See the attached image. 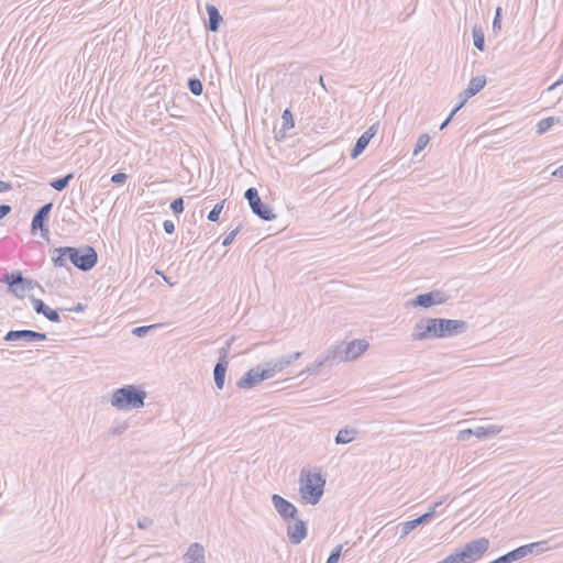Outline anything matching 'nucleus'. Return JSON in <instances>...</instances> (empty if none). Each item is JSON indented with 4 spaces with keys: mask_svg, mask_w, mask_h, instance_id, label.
I'll list each match as a JSON object with an SVG mask.
<instances>
[{
    "mask_svg": "<svg viewBox=\"0 0 563 563\" xmlns=\"http://www.w3.org/2000/svg\"><path fill=\"white\" fill-rule=\"evenodd\" d=\"M52 260L55 266H66L67 261H69L77 268L87 272L97 264L98 254L92 246H85L81 249L64 246L54 250Z\"/></svg>",
    "mask_w": 563,
    "mask_h": 563,
    "instance_id": "obj_1",
    "label": "nucleus"
},
{
    "mask_svg": "<svg viewBox=\"0 0 563 563\" xmlns=\"http://www.w3.org/2000/svg\"><path fill=\"white\" fill-rule=\"evenodd\" d=\"M325 478L320 472L302 470L299 477V494L309 505H317L324 493Z\"/></svg>",
    "mask_w": 563,
    "mask_h": 563,
    "instance_id": "obj_2",
    "label": "nucleus"
},
{
    "mask_svg": "<svg viewBox=\"0 0 563 563\" xmlns=\"http://www.w3.org/2000/svg\"><path fill=\"white\" fill-rule=\"evenodd\" d=\"M146 391L134 385H125L113 391L110 404L118 410H132L144 407Z\"/></svg>",
    "mask_w": 563,
    "mask_h": 563,
    "instance_id": "obj_3",
    "label": "nucleus"
},
{
    "mask_svg": "<svg viewBox=\"0 0 563 563\" xmlns=\"http://www.w3.org/2000/svg\"><path fill=\"white\" fill-rule=\"evenodd\" d=\"M1 282L5 283L9 291L19 299L24 298L26 292L33 290L35 287L42 289L41 285L36 280L23 277L20 271L5 274L1 278Z\"/></svg>",
    "mask_w": 563,
    "mask_h": 563,
    "instance_id": "obj_4",
    "label": "nucleus"
},
{
    "mask_svg": "<svg viewBox=\"0 0 563 563\" xmlns=\"http://www.w3.org/2000/svg\"><path fill=\"white\" fill-rule=\"evenodd\" d=\"M439 318H422L416 322L411 339L412 341H426L440 339L438 331Z\"/></svg>",
    "mask_w": 563,
    "mask_h": 563,
    "instance_id": "obj_5",
    "label": "nucleus"
},
{
    "mask_svg": "<svg viewBox=\"0 0 563 563\" xmlns=\"http://www.w3.org/2000/svg\"><path fill=\"white\" fill-rule=\"evenodd\" d=\"M488 549L489 540L483 537L467 542L459 552L465 563H475L482 559Z\"/></svg>",
    "mask_w": 563,
    "mask_h": 563,
    "instance_id": "obj_6",
    "label": "nucleus"
},
{
    "mask_svg": "<svg viewBox=\"0 0 563 563\" xmlns=\"http://www.w3.org/2000/svg\"><path fill=\"white\" fill-rule=\"evenodd\" d=\"M341 352L340 346L333 345L330 349L325 351L323 355L318 357L313 363L309 364L305 371L301 372V375L303 374H313L317 375L319 373V369L323 366H332L335 363H342L341 361Z\"/></svg>",
    "mask_w": 563,
    "mask_h": 563,
    "instance_id": "obj_7",
    "label": "nucleus"
},
{
    "mask_svg": "<svg viewBox=\"0 0 563 563\" xmlns=\"http://www.w3.org/2000/svg\"><path fill=\"white\" fill-rule=\"evenodd\" d=\"M245 199L249 201L252 211L265 221H272L276 218L272 209L264 205L258 196L256 188L251 187L244 194Z\"/></svg>",
    "mask_w": 563,
    "mask_h": 563,
    "instance_id": "obj_8",
    "label": "nucleus"
},
{
    "mask_svg": "<svg viewBox=\"0 0 563 563\" xmlns=\"http://www.w3.org/2000/svg\"><path fill=\"white\" fill-rule=\"evenodd\" d=\"M467 329V322L464 320L439 318L438 331L440 339L463 334Z\"/></svg>",
    "mask_w": 563,
    "mask_h": 563,
    "instance_id": "obj_9",
    "label": "nucleus"
},
{
    "mask_svg": "<svg viewBox=\"0 0 563 563\" xmlns=\"http://www.w3.org/2000/svg\"><path fill=\"white\" fill-rule=\"evenodd\" d=\"M341 352V361L351 362L358 358L369 346L366 340H353L338 344Z\"/></svg>",
    "mask_w": 563,
    "mask_h": 563,
    "instance_id": "obj_10",
    "label": "nucleus"
},
{
    "mask_svg": "<svg viewBox=\"0 0 563 563\" xmlns=\"http://www.w3.org/2000/svg\"><path fill=\"white\" fill-rule=\"evenodd\" d=\"M46 338L45 333L33 330H11L5 334L4 340L10 342L33 343L44 341Z\"/></svg>",
    "mask_w": 563,
    "mask_h": 563,
    "instance_id": "obj_11",
    "label": "nucleus"
},
{
    "mask_svg": "<svg viewBox=\"0 0 563 563\" xmlns=\"http://www.w3.org/2000/svg\"><path fill=\"white\" fill-rule=\"evenodd\" d=\"M272 503L275 510L284 521L296 519L298 510L294 504H291L290 501H288L278 494L272 495Z\"/></svg>",
    "mask_w": 563,
    "mask_h": 563,
    "instance_id": "obj_12",
    "label": "nucleus"
},
{
    "mask_svg": "<svg viewBox=\"0 0 563 563\" xmlns=\"http://www.w3.org/2000/svg\"><path fill=\"white\" fill-rule=\"evenodd\" d=\"M265 379H269V374L265 372L264 368L256 366L247 371L245 375L240 380H238L236 385L239 388L249 389Z\"/></svg>",
    "mask_w": 563,
    "mask_h": 563,
    "instance_id": "obj_13",
    "label": "nucleus"
},
{
    "mask_svg": "<svg viewBox=\"0 0 563 563\" xmlns=\"http://www.w3.org/2000/svg\"><path fill=\"white\" fill-rule=\"evenodd\" d=\"M486 82L487 80L485 75H477L473 77L467 87L459 93V106L463 108L468 99L477 95L485 87Z\"/></svg>",
    "mask_w": 563,
    "mask_h": 563,
    "instance_id": "obj_14",
    "label": "nucleus"
},
{
    "mask_svg": "<svg viewBox=\"0 0 563 563\" xmlns=\"http://www.w3.org/2000/svg\"><path fill=\"white\" fill-rule=\"evenodd\" d=\"M448 297L442 291H430L426 294L418 295L412 301V306H419L423 308H429L434 305H441L446 301Z\"/></svg>",
    "mask_w": 563,
    "mask_h": 563,
    "instance_id": "obj_15",
    "label": "nucleus"
},
{
    "mask_svg": "<svg viewBox=\"0 0 563 563\" xmlns=\"http://www.w3.org/2000/svg\"><path fill=\"white\" fill-rule=\"evenodd\" d=\"M52 207H53V203L48 202V203H45L44 206H42L36 211V213L34 214V217L32 219V223H31L33 232L36 231L37 229H40L42 236H46L48 234V229H47V227L44 225V223H45L46 219L48 218Z\"/></svg>",
    "mask_w": 563,
    "mask_h": 563,
    "instance_id": "obj_16",
    "label": "nucleus"
},
{
    "mask_svg": "<svg viewBox=\"0 0 563 563\" xmlns=\"http://www.w3.org/2000/svg\"><path fill=\"white\" fill-rule=\"evenodd\" d=\"M296 521L292 525L287 527V537L292 544H299L302 540L306 539L308 528L307 522L303 520L295 519Z\"/></svg>",
    "mask_w": 563,
    "mask_h": 563,
    "instance_id": "obj_17",
    "label": "nucleus"
},
{
    "mask_svg": "<svg viewBox=\"0 0 563 563\" xmlns=\"http://www.w3.org/2000/svg\"><path fill=\"white\" fill-rule=\"evenodd\" d=\"M434 517V511L429 510L426 514L421 515L420 517L406 521L401 525V534L400 538L407 537L413 529H416L418 526L422 523L429 522Z\"/></svg>",
    "mask_w": 563,
    "mask_h": 563,
    "instance_id": "obj_18",
    "label": "nucleus"
},
{
    "mask_svg": "<svg viewBox=\"0 0 563 563\" xmlns=\"http://www.w3.org/2000/svg\"><path fill=\"white\" fill-rule=\"evenodd\" d=\"M30 300L37 313L45 316L52 322H58L60 320L58 312L46 306L43 300L33 296H30Z\"/></svg>",
    "mask_w": 563,
    "mask_h": 563,
    "instance_id": "obj_19",
    "label": "nucleus"
},
{
    "mask_svg": "<svg viewBox=\"0 0 563 563\" xmlns=\"http://www.w3.org/2000/svg\"><path fill=\"white\" fill-rule=\"evenodd\" d=\"M208 13V21L206 22V29L210 32H217L223 21L218 8L213 4L208 3L206 5Z\"/></svg>",
    "mask_w": 563,
    "mask_h": 563,
    "instance_id": "obj_20",
    "label": "nucleus"
},
{
    "mask_svg": "<svg viewBox=\"0 0 563 563\" xmlns=\"http://www.w3.org/2000/svg\"><path fill=\"white\" fill-rule=\"evenodd\" d=\"M184 559L186 563H206L203 547L198 542L190 544Z\"/></svg>",
    "mask_w": 563,
    "mask_h": 563,
    "instance_id": "obj_21",
    "label": "nucleus"
},
{
    "mask_svg": "<svg viewBox=\"0 0 563 563\" xmlns=\"http://www.w3.org/2000/svg\"><path fill=\"white\" fill-rule=\"evenodd\" d=\"M473 430H474L475 437H477L478 439H486V438L494 437V435H497L498 433H500L503 430V427L496 426V424H489L486 427L481 426Z\"/></svg>",
    "mask_w": 563,
    "mask_h": 563,
    "instance_id": "obj_22",
    "label": "nucleus"
},
{
    "mask_svg": "<svg viewBox=\"0 0 563 563\" xmlns=\"http://www.w3.org/2000/svg\"><path fill=\"white\" fill-rule=\"evenodd\" d=\"M289 366V361H284L283 357L276 361L265 363L264 371L269 374V378L274 377L277 373H280Z\"/></svg>",
    "mask_w": 563,
    "mask_h": 563,
    "instance_id": "obj_23",
    "label": "nucleus"
},
{
    "mask_svg": "<svg viewBox=\"0 0 563 563\" xmlns=\"http://www.w3.org/2000/svg\"><path fill=\"white\" fill-rule=\"evenodd\" d=\"M228 365H229V363L217 362V364L214 366L213 377H214V383H216V386L218 389H222L224 386L225 373L228 369Z\"/></svg>",
    "mask_w": 563,
    "mask_h": 563,
    "instance_id": "obj_24",
    "label": "nucleus"
},
{
    "mask_svg": "<svg viewBox=\"0 0 563 563\" xmlns=\"http://www.w3.org/2000/svg\"><path fill=\"white\" fill-rule=\"evenodd\" d=\"M357 434V431L355 429L351 428H343L339 430L336 437H335V443L336 444H347L352 442Z\"/></svg>",
    "mask_w": 563,
    "mask_h": 563,
    "instance_id": "obj_25",
    "label": "nucleus"
},
{
    "mask_svg": "<svg viewBox=\"0 0 563 563\" xmlns=\"http://www.w3.org/2000/svg\"><path fill=\"white\" fill-rule=\"evenodd\" d=\"M472 35H473V44H474V46L477 49H479V51H484V48H485V34H484L483 27L479 26V25H474L473 30H472Z\"/></svg>",
    "mask_w": 563,
    "mask_h": 563,
    "instance_id": "obj_26",
    "label": "nucleus"
},
{
    "mask_svg": "<svg viewBox=\"0 0 563 563\" xmlns=\"http://www.w3.org/2000/svg\"><path fill=\"white\" fill-rule=\"evenodd\" d=\"M527 556V549H522V545L501 555L504 563H512Z\"/></svg>",
    "mask_w": 563,
    "mask_h": 563,
    "instance_id": "obj_27",
    "label": "nucleus"
},
{
    "mask_svg": "<svg viewBox=\"0 0 563 563\" xmlns=\"http://www.w3.org/2000/svg\"><path fill=\"white\" fill-rule=\"evenodd\" d=\"M558 122H560V119L555 117H548L545 119L540 120L537 124V134H544L554 123Z\"/></svg>",
    "mask_w": 563,
    "mask_h": 563,
    "instance_id": "obj_28",
    "label": "nucleus"
},
{
    "mask_svg": "<svg viewBox=\"0 0 563 563\" xmlns=\"http://www.w3.org/2000/svg\"><path fill=\"white\" fill-rule=\"evenodd\" d=\"M369 139L362 134L357 140L356 143L352 150L351 157L356 158L368 145Z\"/></svg>",
    "mask_w": 563,
    "mask_h": 563,
    "instance_id": "obj_29",
    "label": "nucleus"
},
{
    "mask_svg": "<svg viewBox=\"0 0 563 563\" xmlns=\"http://www.w3.org/2000/svg\"><path fill=\"white\" fill-rule=\"evenodd\" d=\"M522 549H527V555L532 553L540 554L548 550V544L545 541L533 542L530 544L522 545Z\"/></svg>",
    "mask_w": 563,
    "mask_h": 563,
    "instance_id": "obj_30",
    "label": "nucleus"
},
{
    "mask_svg": "<svg viewBox=\"0 0 563 563\" xmlns=\"http://www.w3.org/2000/svg\"><path fill=\"white\" fill-rule=\"evenodd\" d=\"M74 178V174L73 173H69L67 174L66 176L62 177V178H58V179H55L51 183V186L57 190V191H62L64 190L69 181Z\"/></svg>",
    "mask_w": 563,
    "mask_h": 563,
    "instance_id": "obj_31",
    "label": "nucleus"
},
{
    "mask_svg": "<svg viewBox=\"0 0 563 563\" xmlns=\"http://www.w3.org/2000/svg\"><path fill=\"white\" fill-rule=\"evenodd\" d=\"M202 82L199 78H190L188 80V89L195 96H200L202 93Z\"/></svg>",
    "mask_w": 563,
    "mask_h": 563,
    "instance_id": "obj_32",
    "label": "nucleus"
},
{
    "mask_svg": "<svg viewBox=\"0 0 563 563\" xmlns=\"http://www.w3.org/2000/svg\"><path fill=\"white\" fill-rule=\"evenodd\" d=\"M234 341V338L229 339L225 344L219 350V360L220 363H229L228 356L231 349V345Z\"/></svg>",
    "mask_w": 563,
    "mask_h": 563,
    "instance_id": "obj_33",
    "label": "nucleus"
},
{
    "mask_svg": "<svg viewBox=\"0 0 563 563\" xmlns=\"http://www.w3.org/2000/svg\"><path fill=\"white\" fill-rule=\"evenodd\" d=\"M224 200L217 203L208 214V220L216 222L219 220V216L223 209Z\"/></svg>",
    "mask_w": 563,
    "mask_h": 563,
    "instance_id": "obj_34",
    "label": "nucleus"
},
{
    "mask_svg": "<svg viewBox=\"0 0 563 563\" xmlns=\"http://www.w3.org/2000/svg\"><path fill=\"white\" fill-rule=\"evenodd\" d=\"M430 137L428 134H421L416 143V147L413 154L417 155L420 151H422L429 143Z\"/></svg>",
    "mask_w": 563,
    "mask_h": 563,
    "instance_id": "obj_35",
    "label": "nucleus"
},
{
    "mask_svg": "<svg viewBox=\"0 0 563 563\" xmlns=\"http://www.w3.org/2000/svg\"><path fill=\"white\" fill-rule=\"evenodd\" d=\"M282 119H283V128L285 130L294 128L295 123H294L292 113L288 109H286L283 112Z\"/></svg>",
    "mask_w": 563,
    "mask_h": 563,
    "instance_id": "obj_36",
    "label": "nucleus"
},
{
    "mask_svg": "<svg viewBox=\"0 0 563 563\" xmlns=\"http://www.w3.org/2000/svg\"><path fill=\"white\" fill-rule=\"evenodd\" d=\"M501 8L497 7L495 11V16L493 21V31L498 32L501 29Z\"/></svg>",
    "mask_w": 563,
    "mask_h": 563,
    "instance_id": "obj_37",
    "label": "nucleus"
},
{
    "mask_svg": "<svg viewBox=\"0 0 563 563\" xmlns=\"http://www.w3.org/2000/svg\"><path fill=\"white\" fill-rule=\"evenodd\" d=\"M155 327V324L136 327L132 330V333L136 336H144L151 329H154Z\"/></svg>",
    "mask_w": 563,
    "mask_h": 563,
    "instance_id": "obj_38",
    "label": "nucleus"
},
{
    "mask_svg": "<svg viewBox=\"0 0 563 563\" xmlns=\"http://www.w3.org/2000/svg\"><path fill=\"white\" fill-rule=\"evenodd\" d=\"M342 545L339 544L330 554L325 563H338L341 556Z\"/></svg>",
    "mask_w": 563,
    "mask_h": 563,
    "instance_id": "obj_39",
    "label": "nucleus"
},
{
    "mask_svg": "<svg viewBox=\"0 0 563 563\" xmlns=\"http://www.w3.org/2000/svg\"><path fill=\"white\" fill-rule=\"evenodd\" d=\"M170 209L176 214L181 213L184 211V200H183V198L175 199L172 202V205H170Z\"/></svg>",
    "mask_w": 563,
    "mask_h": 563,
    "instance_id": "obj_40",
    "label": "nucleus"
},
{
    "mask_svg": "<svg viewBox=\"0 0 563 563\" xmlns=\"http://www.w3.org/2000/svg\"><path fill=\"white\" fill-rule=\"evenodd\" d=\"M241 227L235 228L232 230L224 239H223V246H229L235 239V236L239 234Z\"/></svg>",
    "mask_w": 563,
    "mask_h": 563,
    "instance_id": "obj_41",
    "label": "nucleus"
},
{
    "mask_svg": "<svg viewBox=\"0 0 563 563\" xmlns=\"http://www.w3.org/2000/svg\"><path fill=\"white\" fill-rule=\"evenodd\" d=\"M153 525V520L148 517H142L137 520V527L142 530L148 529Z\"/></svg>",
    "mask_w": 563,
    "mask_h": 563,
    "instance_id": "obj_42",
    "label": "nucleus"
},
{
    "mask_svg": "<svg viewBox=\"0 0 563 563\" xmlns=\"http://www.w3.org/2000/svg\"><path fill=\"white\" fill-rule=\"evenodd\" d=\"M471 435H474V430L473 429H464L459 432L457 440L466 441Z\"/></svg>",
    "mask_w": 563,
    "mask_h": 563,
    "instance_id": "obj_43",
    "label": "nucleus"
},
{
    "mask_svg": "<svg viewBox=\"0 0 563 563\" xmlns=\"http://www.w3.org/2000/svg\"><path fill=\"white\" fill-rule=\"evenodd\" d=\"M462 109V107H460L459 104L451 111L450 115L442 122V124L440 125V130H443L444 128H446V125L451 122V120L453 119V117L456 114V112Z\"/></svg>",
    "mask_w": 563,
    "mask_h": 563,
    "instance_id": "obj_44",
    "label": "nucleus"
},
{
    "mask_svg": "<svg viewBox=\"0 0 563 563\" xmlns=\"http://www.w3.org/2000/svg\"><path fill=\"white\" fill-rule=\"evenodd\" d=\"M128 176L124 173H117L112 175L111 181L114 184H122L126 180Z\"/></svg>",
    "mask_w": 563,
    "mask_h": 563,
    "instance_id": "obj_45",
    "label": "nucleus"
},
{
    "mask_svg": "<svg viewBox=\"0 0 563 563\" xmlns=\"http://www.w3.org/2000/svg\"><path fill=\"white\" fill-rule=\"evenodd\" d=\"M163 228L167 234H173L175 232V224L172 220H165L163 222Z\"/></svg>",
    "mask_w": 563,
    "mask_h": 563,
    "instance_id": "obj_46",
    "label": "nucleus"
},
{
    "mask_svg": "<svg viewBox=\"0 0 563 563\" xmlns=\"http://www.w3.org/2000/svg\"><path fill=\"white\" fill-rule=\"evenodd\" d=\"M377 129H378V124L375 123V124L371 125L363 134L365 136H367L369 140H372V137H374V135L377 133Z\"/></svg>",
    "mask_w": 563,
    "mask_h": 563,
    "instance_id": "obj_47",
    "label": "nucleus"
},
{
    "mask_svg": "<svg viewBox=\"0 0 563 563\" xmlns=\"http://www.w3.org/2000/svg\"><path fill=\"white\" fill-rule=\"evenodd\" d=\"M11 211V207L9 205H0V219H3Z\"/></svg>",
    "mask_w": 563,
    "mask_h": 563,
    "instance_id": "obj_48",
    "label": "nucleus"
},
{
    "mask_svg": "<svg viewBox=\"0 0 563 563\" xmlns=\"http://www.w3.org/2000/svg\"><path fill=\"white\" fill-rule=\"evenodd\" d=\"M301 356V352H295L291 355L283 356L284 361H289V365Z\"/></svg>",
    "mask_w": 563,
    "mask_h": 563,
    "instance_id": "obj_49",
    "label": "nucleus"
},
{
    "mask_svg": "<svg viewBox=\"0 0 563 563\" xmlns=\"http://www.w3.org/2000/svg\"><path fill=\"white\" fill-rule=\"evenodd\" d=\"M12 189L11 183L0 180V192H5Z\"/></svg>",
    "mask_w": 563,
    "mask_h": 563,
    "instance_id": "obj_50",
    "label": "nucleus"
},
{
    "mask_svg": "<svg viewBox=\"0 0 563 563\" xmlns=\"http://www.w3.org/2000/svg\"><path fill=\"white\" fill-rule=\"evenodd\" d=\"M553 177L562 178L563 179V165L559 166L553 173Z\"/></svg>",
    "mask_w": 563,
    "mask_h": 563,
    "instance_id": "obj_51",
    "label": "nucleus"
},
{
    "mask_svg": "<svg viewBox=\"0 0 563 563\" xmlns=\"http://www.w3.org/2000/svg\"><path fill=\"white\" fill-rule=\"evenodd\" d=\"M561 84H563V76L559 80L550 85L545 91H552L555 87L560 86Z\"/></svg>",
    "mask_w": 563,
    "mask_h": 563,
    "instance_id": "obj_52",
    "label": "nucleus"
},
{
    "mask_svg": "<svg viewBox=\"0 0 563 563\" xmlns=\"http://www.w3.org/2000/svg\"><path fill=\"white\" fill-rule=\"evenodd\" d=\"M442 500L434 503L429 510H433L434 515L437 514V508L442 505Z\"/></svg>",
    "mask_w": 563,
    "mask_h": 563,
    "instance_id": "obj_53",
    "label": "nucleus"
},
{
    "mask_svg": "<svg viewBox=\"0 0 563 563\" xmlns=\"http://www.w3.org/2000/svg\"><path fill=\"white\" fill-rule=\"evenodd\" d=\"M84 309H85L84 305L78 303L73 310L76 312H81V311H84Z\"/></svg>",
    "mask_w": 563,
    "mask_h": 563,
    "instance_id": "obj_54",
    "label": "nucleus"
},
{
    "mask_svg": "<svg viewBox=\"0 0 563 563\" xmlns=\"http://www.w3.org/2000/svg\"><path fill=\"white\" fill-rule=\"evenodd\" d=\"M489 563H504V561H503V558L499 556V558H497L496 560H494V561H492Z\"/></svg>",
    "mask_w": 563,
    "mask_h": 563,
    "instance_id": "obj_55",
    "label": "nucleus"
},
{
    "mask_svg": "<svg viewBox=\"0 0 563 563\" xmlns=\"http://www.w3.org/2000/svg\"><path fill=\"white\" fill-rule=\"evenodd\" d=\"M319 81H320L321 86L325 89V86H324V84H323V78H322V76H320V77H319Z\"/></svg>",
    "mask_w": 563,
    "mask_h": 563,
    "instance_id": "obj_56",
    "label": "nucleus"
},
{
    "mask_svg": "<svg viewBox=\"0 0 563 563\" xmlns=\"http://www.w3.org/2000/svg\"><path fill=\"white\" fill-rule=\"evenodd\" d=\"M113 433H114V434H119V433H121V430H120V429H115V430L113 431Z\"/></svg>",
    "mask_w": 563,
    "mask_h": 563,
    "instance_id": "obj_57",
    "label": "nucleus"
}]
</instances>
